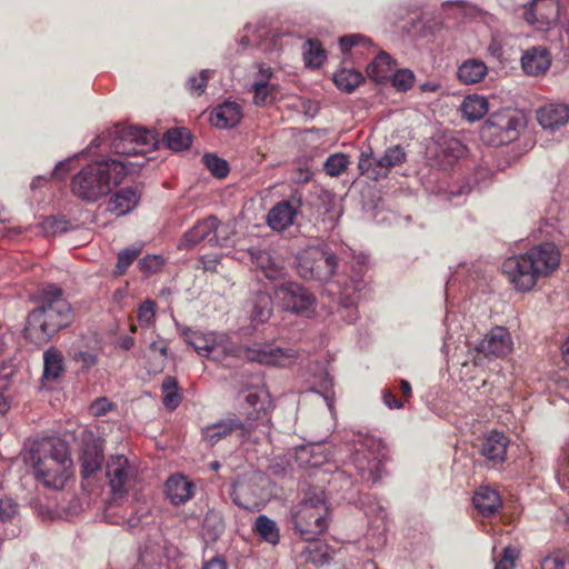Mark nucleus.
Returning a JSON list of instances; mask_svg holds the SVG:
<instances>
[{
	"instance_id": "1",
	"label": "nucleus",
	"mask_w": 569,
	"mask_h": 569,
	"mask_svg": "<svg viewBox=\"0 0 569 569\" xmlns=\"http://www.w3.org/2000/svg\"><path fill=\"white\" fill-rule=\"evenodd\" d=\"M184 342L204 358L222 361L227 357L243 358L266 366L286 367L297 358L293 348H279L270 343L254 342L248 347L237 346L229 336L219 331H200L178 326Z\"/></svg>"
},
{
	"instance_id": "2",
	"label": "nucleus",
	"mask_w": 569,
	"mask_h": 569,
	"mask_svg": "<svg viewBox=\"0 0 569 569\" xmlns=\"http://www.w3.org/2000/svg\"><path fill=\"white\" fill-rule=\"evenodd\" d=\"M36 479L46 488L61 490L73 475V461L68 445L54 438L33 441L23 452Z\"/></svg>"
},
{
	"instance_id": "3",
	"label": "nucleus",
	"mask_w": 569,
	"mask_h": 569,
	"mask_svg": "<svg viewBox=\"0 0 569 569\" xmlns=\"http://www.w3.org/2000/svg\"><path fill=\"white\" fill-rule=\"evenodd\" d=\"M560 263V252L552 242L533 246L502 263V273L517 292L531 291L539 279L549 277Z\"/></svg>"
},
{
	"instance_id": "4",
	"label": "nucleus",
	"mask_w": 569,
	"mask_h": 569,
	"mask_svg": "<svg viewBox=\"0 0 569 569\" xmlns=\"http://www.w3.org/2000/svg\"><path fill=\"white\" fill-rule=\"evenodd\" d=\"M143 162L102 159L83 167L71 180V192L84 202H96L120 184L133 167Z\"/></svg>"
},
{
	"instance_id": "5",
	"label": "nucleus",
	"mask_w": 569,
	"mask_h": 569,
	"mask_svg": "<svg viewBox=\"0 0 569 569\" xmlns=\"http://www.w3.org/2000/svg\"><path fill=\"white\" fill-rule=\"evenodd\" d=\"M71 319V306L62 297L61 289L54 284H48L42 288L40 306L28 316L27 337L34 343H46L59 330L67 327Z\"/></svg>"
},
{
	"instance_id": "6",
	"label": "nucleus",
	"mask_w": 569,
	"mask_h": 569,
	"mask_svg": "<svg viewBox=\"0 0 569 569\" xmlns=\"http://www.w3.org/2000/svg\"><path fill=\"white\" fill-rule=\"evenodd\" d=\"M328 515L325 491L310 489L292 512L293 528L305 540H313L327 530Z\"/></svg>"
},
{
	"instance_id": "7",
	"label": "nucleus",
	"mask_w": 569,
	"mask_h": 569,
	"mask_svg": "<svg viewBox=\"0 0 569 569\" xmlns=\"http://www.w3.org/2000/svg\"><path fill=\"white\" fill-rule=\"evenodd\" d=\"M387 458L381 441L372 437L360 436L353 445L352 463L363 480L377 482L383 472Z\"/></svg>"
},
{
	"instance_id": "8",
	"label": "nucleus",
	"mask_w": 569,
	"mask_h": 569,
	"mask_svg": "<svg viewBox=\"0 0 569 569\" xmlns=\"http://www.w3.org/2000/svg\"><path fill=\"white\" fill-rule=\"evenodd\" d=\"M268 477L260 471L238 477L231 492L233 502L246 510L259 511L268 499Z\"/></svg>"
},
{
	"instance_id": "9",
	"label": "nucleus",
	"mask_w": 569,
	"mask_h": 569,
	"mask_svg": "<svg viewBox=\"0 0 569 569\" xmlns=\"http://www.w3.org/2000/svg\"><path fill=\"white\" fill-rule=\"evenodd\" d=\"M337 268V258L328 248H315L298 258L297 270L306 280L328 281Z\"/></svg>"
},
{
	"instance_id": "10",
	"label": "nucleus",
	"mask_w": 569,
	"mask_h": 569,
	"mask_svg": "<svg viewBox=\"0 0 569 569\" xmlns=\"http://www.w3.org/2000/svg\"><path fill=\"white\" fill-rule=\"evenodd\" d=\"M257 428L254 419L249 413L242 418L234 413L211 423L202 429V439L210 446H214L220 440L236 436L241 442L246 441L251 432Z\"/></svg>"
},
{
	"instance_id": "11",
	"label": "nucleus",
	"mask_w": 569,
	"mask_h": 569,
	"mask_svg": "<svg viewBox=\"0 0 569 569\" xmlns=\"http://www.w3.org/2000/svg\"><path fill=\"white\" fill-rule=\"evenodd\" d=\"M106 477L112 499L109 509L126 497L137 480V468L123 455L110 456L106 465Z\"/></svg>"
},
{
	"instance_id": "12",
	"label": "nucleus",
	"mask_w": 569,
	"mask_h": 569,
	"mask_svg": "<svg viewBox=\"0 0 569 569\" xmlns=\"http://www.w3.org/2000/svg\"><path fill=\"white\" fill-rule=\"evenodd\" d=\"M111 150L119 156H138L153 146L154 133L140 127H117L111 133Z\"/></svg>"
},
{
	"instance_id": "13",
	"label": "nucleus",
	"mask_w": 569,
	"mask_h": 569,
	"mask_svg": "<svg viewBox=\"0 0 569 569\" xmlns=\"http://www.w3.org/2000/svg\"><path fill=\"white\" fill-rule=\"evenodd\" d=\"M274 296L284 311L306 318L316 312V297L300 283L283 282L276 288Z\"/></svg>"
},
{
	"instance_id": "14",
	"label": "nucleus",
	"mask_w": 569,
	"mask_h": 569,
	"mask_svg": "<svg viewBox=\"0 0 569 569\" xmlns=\"http://www.w3.org/2000/svg\"><path fill=\"white\" fill-rule=\"evenodd\" d=\"M513 341L505 327L492 328L475 347V363L481 365L482 359L503 358L512 351Z\"/></svg>"
},
{
	"instance_id": "15",
	"label": "nucleus",
	"mask_w": 569,
	"mask_h": 569,
	"mask_svg": "<svg viewBox=\"0 0 569 569\" xmlns=\"http://www.w3.org/2000/svg\"><path fill=\"white\" fill-rule=\"evenodd\" d=\"M367 264V258L363 254H359L355 258L352 264L353 274L349 282H345L343 287L339 292L340 305L343 309L348 310L346 321L352 323L357 320V310L353 308L358 300V293L365 288L366 283L362 279Z\"/></svg>"
},
{
	"instance_id": "16",
	"label": "nucleus",
	"mask_w": 569,
	"mask_h": 569,
	"mask_svg": "<svg viewBox=\"0 0 569 569\" xmlns=\"http://www.w3.org/2000/svg\"><path fill=\"white\" fill-rule=\"evenodd\" d=\"M466 146L457 138L440 137L430 149V160L441 170H448L466 156Z\"/></svg>"
},
{
	"instance_id": "17",
	"label": "nucleus",
	"mask_w": 569,
	"mask_h": 569,
	"mask_svg": "<svg viewBox=\"0 0 569 569\" xmlns=\"http://www.w3.org/2000/svg\"><path fill=\"white\" fill-rule=\"evenodd\" d=\"M523 18L539 30H549L558 22L559 4L557 0H532L526 6Z\"/></svg>"
},
{
	"instance_id": "18",
	"label": "nucleus",
	"mask_w": 569,
	"mask_h": 569,
	"mask_svg": "<svg viewBox=\"0 0 569 569\" xmlns=\"http://www.w3.org/2000/svg\"><path fill=\"white\" fill-rule=\"evenodd\" d=\"M302 206L300 194H292L287 200L274 204L268 212L267 221L271 229L282 231L292 226Z\"/></svg>"
},
{
	"instance_id": "19",
	"label": "nucleus",
	"mask_w": 569,
	"mask_h": 569,
	"mask_svg": "<svg viewBox=\"0 0 569 569\" xmlns=\"http://www.w3.org/2000/svg\"><path fill=\"white\" fill-rule=\"evenodd\" d=\"M219 221L214 216H209L198 221L190 230H188L181 240L180 248H191L202 240H207L211 246H221L217 236Z\"/></svg>"
},
{
	"instance_id": "20",
	"label": "nucleus",
	"mask_w": 569,
	"mask_h": 569,
	"mask_svg": "<svg viewBox=\"0 0 569 569\" xmlns=\"http://www.w3.org/2000/svg\"><path fill=\"white\" fill-rule=\"evenodd\" d=\"M536 119L542 129L557 131L569 122V106L548 103L537 109Z\"/></svg>"
},
{
	"instance_id": "21",
	"label": "nucleus",
	"mask_w": 569,
	"mask_h": 569,
	"mask_svg": "<svg viewBox=\"0 0 569 569\" xmlns=\"http://www.w3.org/2000/svg\"><path fill=\"white\" fill-rule=\"evenodd\" d=\"M242 117L241 104L236 101H224L210 112L209 120L212 126L219 129H231L240 123Z\"/></svg>"
},
{
	"instance_id": "22",
	"label": "nucleus",
	"mask_w": 569,
	"mask_h": 569,
	"mask_svg": "<svg viewBox=\"0 0 569 569\" xmlns=\"http://www.w3.org/2000/svg\"><path fill=\"white\" fill-rule=\"evenodd\" d=\"M273 76V70L266 66L259 64L258 72L251 86L253 92V103L256 106H264L272 101L276 84L271 83L270 80Z\"/></svg>"
},
{
	"instance_id": "23",
	"label": "nucleus",
	"mask_w": 569,
	"mask_h": 569,
	"mask_svg": "<svg viewBox=\"0 0 569 569\" xmlns=\"http://www.w3.org/2000/svg\"><path fill=\"white\" fill-rule=\"evenodd\" d=\"M517 122L512 117L501 116L497 119L491 117L481 127V139L490 144H501L505 142L503 133L516 130Z\"/></svg>"
},
{
	"instance_id": "24",
	"label": "nucleus",
	"mask_w": 569,
	"mask_h": 569,
	"mask_svg": "<svg viewBox=\"0 0 569 569\" xmlns=\"http://www.w3.org/2000/svg\"><path fill=\"white\" fill-rule=\"evenodd\" d=\"M550 53L545 47L529 48L521 56V67L528 76L542 74L550 68Z\"/></svg>"
},
{
	"instance_id": "25",
	"label": "nucleus",
	"mask_w": 569,
	"mask_h": 569,
	"mask_svg": "<svg viewBox=\"0 0 569 569\" xmlns=\"http://www.w3.org/2000/svg\"><path fill=\"white\" fill-rule=\"evenodd\" d=\"M103 460V447L100 441L92 440L84 443L80 456L82 478L88 479L96 475L101 469Z\"/></svg>"
},
{
	"instance_id": "26",
	"label": "nucleus",
	"mask_w": 569,
	"mask_h": 569,
	"mask_svg": "<svg viewBox=\"0 0 569 569\" xmlns=\"http://www.w3.org/2000/svg\"><path fill=\"white\" fill-rule=\"evenodd\" d=\"M508 445L509 439L505 433L492 431L483 437L480 452L487 460L501 463L506 459Z\"/></svg>"
},
{
	"instance_id": "27",
	"label": "nucleus",
	"mask_w": 569,
	"mask_h": 569,
	"mask_svg": "<svg viewBox=\"0 0 569 569\" xmlns=\"http://www.w3.org/2000/svg\"><path fill=\"white\" fill-rule=\"evenodd\" d=\"M251 262L270 280H281L286 277V269L281 262L276 261L267 251L250 249Z\"/></svg>"
},
{
	"instance_id": "28",
	"label": "nucleus",
	"mask_w": 569,
	"mask_h": 569,
	"mask_svg": "<svg viewBox=\"0 0 569 569\" xmlns=\"http://www.w3.org/2000/svg\"><path fill=\"white\" fill-rule=\"evenodd\" d=\"M193 483L182 475H172L166 482V495L173 505H182L193 496Z\"/></svg>"
},
{
	"instance_id": "29",
	"label": "nucleus",
	"mask_w": 569,
	"mask_h": 569,
	"mask_svg": "<svg viewBox=\"0 0 569 569\" xmlns=\"http://www.w3.org/2000/svg\"><path fill=\"white\" fill-rule=\"evenodd\" d=\"M246 411L240 417L246 418L250 413L257 426L259 420L266 418L270 407L269 393L263 389L249 391L244 397Z\"/></svg>"
},
{
	"instance_id": "30",
	"label": "nucleus",
	"mask_w": 569,
	"mask_h": 569,
	"mask_svg": "<svg viewBox=\"0 0 569 569\" xmlns=\"http://www.w3.org/2000/svg\"><path fill=\"white\" fill-rule=\"evenodd\" d=\"M140 199V194L133 187H127L114 193L109 201V211L116 216H124L132 211Z\"/></svg>"
},
{
	"instance_id": "31",
	"label": "nucleus",
	"mask_w": 569,
	"mask_h": 569,
	"mask_svg": "<svg viewBox=\"0 0 569 569\" xmlns=\"http://www.w3.org/2000/svg\"><path fill=\"white\" fill-rule=\"evenodd\" d=\"M396 63L385 51H381L377 57L368 64L367 74L375 82L382 83L391 78L395 70Z\"/></svg>"
},
{
	"instance_id": "32",
	"label": "nucleus",
	"mask_w": 569,
	"mask_h": 569,
	"mask_svg": "<svg viewBox=\"0 0 569 569\" xmlns=\"http://www.w3.org/2000/svg\"><path fill=\"white\" fill-rule=\"evenodd\" d=\"M293 459L298 468H316L326 461L320 445H305L296 448Z\"/></svg>"
},
{
	"instance_id": "33",
	"label": "nucleus",
	"mask_w": 569,
	"mask_h": 569,
	"mask_svg": "<svg viewBox=\"0 0 569 569\" xmlns=\"http://www.w3.org/2000/svg\"><path fill=\"white\" fill-rule=\"evenodd\" d=\"M64 372V358L60 350L50 347L43 352V375L46 381H56Z\"/></svg>"
},
{
	"instance_id": "34",
	"label": "nucleus",
	"mask_w": 569,
	"mask_h": 569,
	"mask_svg": "<svg viewBox=\"0 0 569 569\" xmlns=\"http://www.w3.org/2000/svg\"><path fill=\"white\" fill-rule=\"evenodd\" d=\"M475 508L483 516L493 515L501 506L498 492L489 487H480L473 498Z\"/></svg>"
},
{
	"instance_id": "35",
	"label": "nucleus",
	"mask_w": 569,
	"mask_h": 569,
	"mask_svg": "<svg viewBox=\"0 0 569 569\" xmlns=\"http://www.w3.org/2000/svg\"><path fill=\"white\" fill-rule=\"evenodd\" d=\"M488 72L486 63L479 59H468L458 68V78L461 82L471 84L485 79Z\"/></svg>"
},
{
	"instance_id": "36",
	"label": "nucleus",
	"mask_w": 569,
	"mask_h": 569,
	"mask_svg": "<svg viewBox=\"0 0 569 569\" xmlns=\"http://www.w3.org/2000/svg\"><path fill=\"white\" fill-rule=\"evenodd\" d=\"M272 315V300L270 295L258 292L251 300L250 319L254 323H264Z\"/></svg>"
},
{
	"instance_id": "37",
	"label": "nucleus",
	"mask_w": 569,
	"mask_h": 569,
	"mask_svg": "<svg viewBox=\"0 0 569 569\" xmlns=\"http://www.w3.org/2000/svg\"><path fill=\"white\" fill-rule=\"evenodd\" d=\"M460 110L462 116L473 122L481 119L488 111V101L481 96H468L463 99Z\"/></svg>"
},
{
	"instance_id": "38",
	"label": "nucleus",
	"mask_w": 569,
	"mask_h": 569,
	"mask_svg": "<svg viewBox=\"0 0 569 569\" xmlns=\"http://www.w3.org/2000/svg\"><path fill=\"white\" fill-rule=\"evenodd\" d=\"M381 158L375 157L372 151H362L359 158V170L362 174L370 179L378 180L379 178L386 177L387 172L383 167L380 166Z\"/></svg>"
},
{
	"instance_id": "39",
	"label": "nucleus",
	"mask_w": 569,
	"mask_h": 569,
	"mask_svg": "<svg viewBox=\"0 0 569 569\" xmlns=\"http://www.w3.org/2000/svg\"><path fill=\"white\" fill-rule=\"evenodd\" d=\"M253 529L262 540L271 545H277L279 542V528L276 521H273L269 517L260 515L254 521Z\"/></svg>"
},
{
	"instance_id": "40",
	"label": "nucleus",
	"mask_w": 569,
	"mask_h": 569,
	"mask_svg": "<svg viewBox=\"0 0 569 569\" xmlns=\"http://www.w3.org/2000/svg\"><path fill=\"white\" fill-rule=\"evenodd\" d=\"M362 74L355 69H341L337 71L333 76V81L336 86L345 91L352 92L359 84L362 82Z\"/></svg>"
},
{
	"instance_id": "41",
	"label": "nucleus",
	"mask_w": 569,
	"mask_h": 569,
	"mask_svg": "<svg viewBox=\"0 0 569 569\" xmlns=\"http://www.w3.org/2000/svg\"><path fill=\"white\" fill-rule=\"evenodd\" d=\"M191 133L186 128H173L166 132L164 141L173 151L186 150L191 144Z\"/></svg>"
},
{
	"instance_id": "42",
	"label": "nucleus",
	"mask_w": 569,
	"mask_h": 569,
	"mask_svg": "<svg viewBox=\"0 0 569 569\" xmlns=\"http://www.w3.org/2000/svg\"><path fill=\"white\" fill-rule=\"evenodd\" d=\"M161 390L164 407L174 410L181 402L177 379L171 376L166 377L162 381Z\"/></svg>"
},
{
	"instance_id": "43",
	"label": "nucleus",
	"mask_w": 569,
	"mask_h": 569,
	"mask_svg": "<svg viewBox=\"0 0 569 569\" xmlns=\"http://www.w3.org/2000/svg\"><path fill=\"white\" fill-rule=\"evenodd\" d=\"M305 62L310 68H319L326 60V52L317 40H308L303 46Z\"/></svg>"
},
{
	"instance_id": "44",
	"label": "nucleus",
	"mask_w": 569,
	"mask_h": 569,
	"mask_svg": "<svg viewBox=\"0 0 569 569\" xmlns=\"http://www.w3.org/2000/svg\"><path fill=\"white\" fill-rule=\"evenodd\" d=\"M142 251V244H133L118 253L114 273L123 274Z\"/></svg>"
},
{
	"instance_id": "45",
	"label": "nucleus",
	"mask_w": 569,
	"mask_h": 569,
	"mask_svg": "<svg viewBox=\"0 0 569 569\" xmlns=\"http://www.w3.org/2000/svg\"><path fill=\"white\" fill-rule=\"evenodd\" d=\"M157 305L154 301L147 299L139 305L137 318L139 326L142 328H151L156 323Z\"/></svg>"
},
{
	"instance_id": "46",
	"label": "nucleus",
	"mask_w": 569,
	"mask_h": 569,
	"mask_svg": "<svg viewBox=\"0 0 569 569\" xmlns=\"http://www.w3.org/2000/svg\"><path fill=\"white\" fill-rule=\"evenodd\" d=\"M211 74H212L211 70L204 69V70H201L199 73L189 77V79L186 82L187 90L192 96H197V97L201 96L207 88V84H208V81H209Z\"/></svg>"
},
{
	"instance_id": "47",
	"label": "nucleus",
	"mask_w": 569,
	"mask_h": 569,
	"mask_svg": "<svg viewBox=\"0 0 569 569\" xmlns=\"http://www.w3.org/2000/svg\"><path fill=\"white\" fill-rule=\"evenodd\" d=\"M206 168L217 178L221 179L229 173L228 162L214 153H206L202 157Z\"/></svg>"
},
{
	"instance_id": "48",
	"label": "nucleus",
	"mask_w": 569,
	"mask_h": 569,
	"mask_svg": "<svg viewBox=\"0 0 569 569\" xmlns=\"http://www.w3.org/2000/svg\"><path fill=\"white\" fill-rule=\"evenodd\" d=\"M380 166L385 168L388 173L391 168L399 166L406 161V152L400 146H393L388 148L385 153L380 157Z\"/></svg>"
},
{
	"instance_id": "49",
	"label": "nucleus",
	"mask_w": 569,
	"mask_h": 569,
	"mask_svg": "<svg viewBox=\"0 0 569 569\" xmlns=\"http://www.w3.org/2000/svg\"><path fill=\"white\" fill-rule=\"evenodd\" d=\"M41 229L47 236L64 233L70 229V222L64 217H48L41 222Z\"/></svg>"
},
{
	"instance_id": "50",
	"label": "nucleus",
	"mask_w": 569,
	"mask_h": 569,
	"mask_svg": "<svg viewBox=\"0 0 569 569\" xmlns=\"http://www.w3.org/2000/svg\"><path fill=\"white\" fill-rule=\"evenodd\" d=\"M390 80L392 87L398 91H408L412 88L416 77L409 69H399L397 71L393 70Z\"/></svg>"
},
{
	"instance_id": "51",
	"label": "nucleus",
	"mask_w": 569,
	"mask_h": 569,
	"mask_svg": "<svg viewBox=\"0 0 569 569\" xmlns=\"http://www.w3.org/2000/svg\"><path fill=\"white\" fill-rule=\"evenodd\" d=\"M349 160L346 154H331L325 162V171L331 177L341 174L348 167Z\"/></svg>"
},
{
	"instance_id": "52",
	"label": "nucleus",
	"mask_w": 569,
	"mask_h": 569,
	"mask_svg": "<svg viewBox=\"0 0 569 569\" xmlns=\"http://www.w3.org/2000/svg\"><path fill=\"white\" fill-rule=\"evenodd\" d=\"M540 569H569V555L562 551L548 555L541 560Z\"/></svg>"
},
{
	"instance_id": "53",
	"label": "nucleus",
	"mask_w": 569,
	"mask_h": 569,
	"mask_svg": "<svg viewBox=\"0 0 569 569\" xmlns=\"http://www.w3.org/2000/svg\"><path fill=\"white\" fill-rule=\"evenodd\" d=\"M318 390L312 389V391L321 395L327 402V406L330 411H332L333 407V396H332V378L327 371H323L318 381Z\"/></svg>"
},
{
	"instance_id": "54",
	"label": "nucleus",
	"mask_w": 569,
	"mask_h": 569,
	"mask_svg": "<svg viewBox=\"0 0 569 569\" xmlns=\"http://www.w3.org/2000/svg\"><path fill=\"white\" fill-rule=\"evenodd\" d=\"M363 510L367 517H373L385 521L387 518L386 508L375 498L367 497L362 500Z\"/></svg>"
},
{
	"instance_id": "55",
	"label": "nucleus",
	"mask_w": 569,
	"mask_h": 569,
	"mask_svg": "<svg viewBox=\"0 0 569 569\" xmlns=\"http://www.w3.org/2000/svg\"><path fill=\"white\" fill-rule=\"evenodd\" d=\"M519 551L516 547L508 546L503 549L501 558L497 561L495 569H515Z\"/></svg>"
},
{
	"instance_id": "56",
	"label": "nucleus",
	"mask_w": 569,
	"mask_h": 569,
	"mask_svg": "<svg viewBox=\"0 0 569 569\" xmlns=\"http://www.w3.org/2000/svg\"><path fill=\"white\" fill-rule=\"evenodd\" d=\"M18 503L10 497L0 498V520L10 521L18 513Z\"/></svg>"
},
{
	"instance_id": "57",
	"label": "nucleus",
	"mask_w": 569,
	"mask_h": 569,
	"mask_svg": "<svg viewBox=\"0 0 569 569\" xmlns=\"http://www.w3.org/2000/svg\"><path fill=\"white\" fill-rule=\"evenodd\" d=\"M163 262L161 256L148 254L139 261V267L146 273H154L162 267Z\"/></svg>"
},
{
	"instance_id": "58",
	"label": "nucleus",
	"mask_w": 569,
	"mask_h": 569,
	"mask_svg": "<svg viewBox=\"0 0 569 569\" xmlns=\"http://www.w3.org/2000/svg\"><path fill=\"white\" fill-rule=\"evenodd\" d=\"M369 42V39L361 34H348L339 39V44L342 52H347L353 47L367 44Z\"/></svg>"
},
{
	"instance_id": "59",
	"label": "nucleus",
	"mask_w": 569,
	"mask_h": 569,
	"mask_svg": "<svg viewBox=\"0 0 569 569\" xmlns=\"http://www.w3.org/2000/svg\"><path fill=\"white\" fill-rule=\"evenodd\" d=\"M73 359L80 362L83 369H90L97 363V356L89 351H79L73 356Z\"/></svg>"
},
{
	"instance_id": "60",
	"label": "nucleus",
	"mask_w": 569,
	"mask_h": 569,
	"mask_svg": "<svg viewBox=\"0 0 569 569\" xmlns=\"http://www.w3.org/2000/svg\"><path fill=\"white\" fill-rule=\"evenodd\" d=\"M111 406L107 398H99L90 406V411L94 417H100L106 415L111 409Z\"/></svg>"
},
{
	"instance_id": "61",
	"label": "nucleus",
	"mask_w": 569,
	"mask_h": 569,
	"mask_svg": "<svg viewBox=\"0 0 569 569\" xmlns=\"http://www.w3.org/2000/svg\"><path fill=\"white\" fill-rule=\"evenodd\" d=\"M382 400L383 403L390 409H401L403 407V402L398 400L389 390L382 391Z\"/></svg>"
},
{
	"instance_id": "62",
	"label": "nucleus",
	"mask_w": 569,
	"mask_h": 569,
	"mask_svg": "<svg viewBox=\"0 0 569 569\" xmlns=\"http://www.w3.org/2000/svg\"><path fill=\"white\" fill-rule=\"evenodd\" d=\"M202 569H228L224 559L220 556L213 557L211 560L207 561Z\"/></svg>"
},
{
	"instance_id": "63",
	"label": "nucleus",
	"mask_w": 569,
	"mask_h": 569,
	"mask_svg": "<svg viewBox=\"0 0 569 569\" xmlns=\"http://www.w3.org/2000/svg\"><path fill=\"white\" fill-rule=\"evenodd\" d=\"M557 389L561 397L569 401V380L566 376L559 378L557 381Z\"/></svg>"
},
{
	"instance_id": "64",
	"label": "nucleus",
	"mask_w": 569,
	"mask_h": 569,
	"mask_svg": "<svg viewBox=\"0 0 569 569\" xmlns=\"http://www.w3.org/2000/svg\"><path fill=\"white\" fill-rule=\"evenodd\" d=\"M149 348L152 351H158L163 359L167 358L168 343L164 340L159 339L157 341H153L150 343Z\"/></svg>"
}]
</instances>
